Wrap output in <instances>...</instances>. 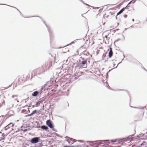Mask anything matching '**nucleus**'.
I'll return each mask as SVG.
<instances>
[{
  "instance_id": "nucleus-1",
  "label": "nucleus",
  "mask_w": 147,
  "mask_h": 147,
  "mask_svg": "<svg viewBox=\"0 0 147 147\" xmlns=\"http://www.w3.org/2000/svg\"><path fill=\"white\" fill-rule=\"evenodd\" d=\"M134 135V134H132L126 138H121L120 140V141L123 142H128V143H129L131 141H133L136 139L139 138L140 137H142L144 135V134H140L139 135H137V136L133 137Z\"/></svg>"
},
{
  "instance_id": "nucleus-2",
  "label": "nucleus",
  "mask_w": 147,
  "mask_h": 147,
  "mask_svg": "<svg viewBox=\"0 0 147 147\" xmlns=\"http://www.w3.org/2000/svg\"><path fill=\"white\" fill-rule=\"evenodd\" d=\"M47 71V69H44L43 70L42 68L39 67L33 71L34 73V75L36 76H39L42 74L43 73H45Z\"/></svg>"
},
{
  "instance_id": "nucleus-3",
  "label": "nucleus",
  "mask_w": 147,
  "mask_h": 147,
  "mask_svg": "<svg viewBox=\"0 0 147 147\" xmlns=\"http://www.w3.org/2000/svg\"><path fill=\"white\" fill-rule=\"evenodd\" d=\"M40 140V137H36L32 138L29 140L32 144H36L39 142Z\"/></svg>"
},
{
  "instance_id": "nucleus-4",
  "label": "nucleus",
  "mask_w": 147,
  "mask_h": 147,
  "mask_svg": "<svg viewBox=\"0 0 147 147\" xmlns=\"http://www.w3.org/2000/svg\"><path fill=\"white\" fill-rule=\"evenodd\" d=\"M47 125L51 129L53 128L54 127L53 123L51 119L47 120L46 121Z\"/></svg>"
},
{
  "instance_id": "nucleus-5",
  "label": "nucleus",
  "mask_w": 147,
  "mask_h": 147,
  "mask_svg": "<svg viewBox=\"0 0 147 147\" xmlns=\"http://www.w3.org/2000/svg\"><path fill=\"white\" fill-rule=\"evenodd\" d=\"M48 30L49 33V35L50 36V42H51V40L52 39V38L53 37V35L52 34V30H51V28H48Z\"/></svg>"
},
{
  "instance_id": "nucleus-6",
  "label": "nucleus",
  "mask_w": 147,
  "mask_h": 147,
  "mask_svg": "<svg viewBox=\"0 0 147 147\" xmlns=\"http://www.w3.org/2000/svg\"><path fill=\"white\" fill-rule=\"evenodd\" d=\"M131 2H130V3L128 4L127 6L125 8V9H128V11H131L133 9V6H130V4Z\"/></svg>"
},
{
  "instance_id": "nucleus-7",
  "label": "nucleus",
  "mask_w": 147,
  "mask_h": 147,
  "mask_svg": "<svg viewBox=\"0 0 147 147\" xmlns=\"http://www.w3.org/2000/svg\"><path fill=\"white\" fill-rule=\"evenodd\" d=\"M48 62H46L45 63H43L41 66V67L43 68V69H47L48 66Z\"/></svg>"
},
{
  "instance_id": "nucleus-8",
  "label": "nucleus",
  "mask_w": 147,
  "mask_h": 147,
  "mask_svg": "<svg viewBox=\"0 0 147 147\" xmlns=\"http://www.w3.org/2000/svg\"><path fill=\"white\" fill-rule=\"evenodd\" d=\"M52 62L51 61L48 62V66L47 71H50V69H51L52 66Z\"/></svg>"
},
{
  "instance_id": "nucleus-9",
  "label": "nucleus",
  "mask_w": 147,
  "mask_h": 147,
  "mask_svg": "<svg viewBox=\"0 0 147 147\" xmlns=\"http://www.w3.org/2000/svg\"><path fill=\"white\" fill-rule=\"evenodd\" d=\"M37 127H40L42 129L46 131H47V130L49 129L48 127L46 125H42L41 126Z\"/></svg>"
},
{
  "instance_id": "nucleus-10",
  "label": "nucleus",
  "mask_w": 147,
  "mask_h": 147,
  "mask_svg": "<svg viewBox=\"0 0 147 147\" xmlns=\"http://www.w3.org/2000/svg\"><path fill=\"white\" fill-rule=\"evenodd\" d=\"M44 90H45V92L46 91V90H47V89H45V88L43 86H42L40 89L39 90V91H38L39 94L40 95L42 93V92L43 91V90H44Z\"/></svg>"
},
{
  "instance_id": "nucleus-11",
  "label": "nucleus",
  "mask_w": 147,
  "mask_h": 147,
  "mask_svg": "<svg viewBox=\"0 0 147 147\" xmlns=\"http://www.w3.org/2000/svg\"><path fill=\"white\" fill-rule=\"evenodd\" d=\"M88 59V58L85 59V60H82L81 61V65L82 66H84L85 64H87V61Z\"/></svg>"
},
{
  "instance_id": "nucleus-12",
  "label": "nucleus",
  "mask_w": 147,
  "mask_h": 147,
  "mask_svg": "<svg viewBox=\"0 0 147 147\" xmlns=\"http://www.w3.org/2000/svg\"><path fill=\"white\" fill-rule=\"evenodd\" d=\"M51 81H48L47 82V83L45 84L43 86L44 88H45L47 86H48V87L49 86H51Z\"/></svg>"
},
{
  "instance_id": "nucleus-13",
  "label": "nucleus",
  "mask_w": 147,
  "mask_h": 147,
  "mask_svg": "<svg viewBox=\"0 0 147 147\" xmlns=\"http://www.w3.org/2000/svg\"><path fill=\"white\" fill-rule=\"evenodd\" d=\"M38 94L39 93L38 91H35L32 93V95L33 97H36L37 96Z\"/></svg>"
},
{
  "instance_id": "nucleus-14",
  "label": "nucleus",
  "mask_w": 147,
  "mask_h": 147,
  "mask_svg": "<svg viewBox=\"0 0 147 147\" xmlns=\"http://www.w3.org/2000/svg\"><path fill=\"white\" fill-rule=\"evenodd\" d=\"M41 99H40L38 101L36 102L35 105L37 107H38L40 104L43 102V101L41 100Z\"/></svg>"
},
{
  "instance_id": "nucleus-15",
  "label": "nucleus",
  "mask_w": 147,
  "mask_h": 147,
  "mask_svg": "<svg viewBox=\"0 0 147 147\" xmlns=\"http://www.w3.org/2000/svg\"><path fill=\"white\" fill-rule=\"evenodd\" d=\"M116 91H125L127 93V94H128L129 96V97L130 98V100H131V97L130 95V94H129V92L127 90H123V89H118Z\"/></svg>"
},
{
  "instance_id": "nucleus-16",
  "label": "nucleus",
  "mask_w": 147,
  "mask_h": 147,
  "mask_svg": "<svg viewBox=\"0 0 147 147\" xmlns=\"http://www.w3.org/2000/svg\"><path fill=\"white\" fill-rule=\"evenodd\" d=\"M130 106L131 107L133 108H135V109H143L144 108H145L146 109V107H133V106Z\"/></svg>"
},
{
  "instance_id": "nucleus-17",
  "label": "nucleus",
  "mask_w": 147,
  "mask_h": 147,
  "mask_svg": "<svg viewBox=\"0 0 147 147\" xmlns=\"http://www.w3.org/2000/svg\"><path fill=\"white\" fill-rule=\"evenodd\" d=\"M89 54V53L88 52H86V50L84 51L82 53L81 55H85L88 56Z\"/></svg>"
},
{
  "instance_id": "nucleus-18",
  "label": "nucleus",
  "mask_w": 147,
  "mask_h": 147,
  "mask_svg": "<svg viewBox=\"0 0 147 147\" xmlns=\"http://www.w3.org/2000/svg\"><path fill=\"white\" fill-rule=\"evenodd\" d=\"M43 146L42 143V142L38 143V144H35L34 147H42Z\"/></svg>"
},
{
  "instance_id": "nucleus-19",
  "label": "nucleus",
  "mask_w": 147,
  "mask_h": 147,
  "mask_svg": "<svg viewBox=\"0 0 147 147\" xmlns=\"http://www.w3.org/2000/svg\"><path fill=\"white\" fill-rule=\"evenodd\" d=\"M125 9V7H124L122 9H121L120 11L118 12L117 14V15H119L120 14H121V13H122L123 12V11H124V10Z\"/></svg>"
},
{
  "instance_id": "nucleus-20",
  "label": "nucleus",
  "mask_w": 147,
  "mask_h": 147,
  "mask_svg": "<svg viewBox=\"0 0 147 147\" xmlns=\"http://www.w3.org/2000/svg\"><path fill=\"white\" fill-rule=\"evenodd\" d=\"M113 55V52H109V53L108 56L109 58L112 57Z\"/></svg>"
},
{
  "instance_id": "nucleus-21",
  "label": "nucleus",
  "mask_w": 147,
  "mask_h": 147,
  "mask_svg": "<svg viewBox=\"0 0 147 147\" xmlns=\"http://www.w3.org/2000/svg\"><path fill=\"white\" fill-rule=\"evenodd\" d=\"M77 62L78 63H77V65H76L75 66L76 68L79 67L80 66H82V65H81V64H80V63H78V61H77Z\"/></svg>"
},
{
  "instance_id": "nucleus-22",
  "label": "nucleus",
  "mask_w": 147,
  "mask_h": 147,
  "mask_svg": "<svg viewBox=\"0 0 147 147\" xmlns=\"http://www.w3.org/2000/svg\"><path fill=\"white\" fill-rule=\"evenodd\" d=\"M37 111V110H34L31 113H32V115H33L36 113Z\"/></svg>"
},
{
  "instance_id": "nucleus-23",
  "label": "nucleus",
  "mask_w": 147,
  "mask_h": 147,
  "mask_svg": "<svg viewBox=\"0 0 147 147\" xmlns=\"http://www.w3.org/2000/svg\"><path fill=\"white\" fill-rule=\"evenodd\" d=\"M47 98V96H45L43 97V98H40V99H41V100L43 101V102Z\"/></svg>"
},
{
  "instance_id": "nucleus-24",
  "label": "nucleus",
  "mask_w": 147,
  "mask_h": 147,
  "mask_svg": "<svg viewBox=\"0 0 147 147\" xmlns=\"http://www.w3.org/2000/svg\"><path fill=\"white\" fill-rule=\"evenodd\" d=\"M72 44V43H71H71H70L69 44H67V45H66V46H64V47H59V49H61V48H64V47H66L68 46H69V45H71Z\"/></svg>"
},
{
  "instance_id": "nucleus-25",
  "label": "nucleus",
  "mask_w": 147,
  "mask_h": 147,
  "mask_svg": "<svg viewBox=\"0 0 147 147\" xmlns=\"http://www.w3.org/2000/svg\"><path fill=\"white\" fill-rule=\"evenodd\" d=\"M104 142L107 144H110V142L109 140H106L104 141Z\"/></svg>"
},
{
  "instance_id": "nucleus-26",
  "label": "nucleus",
  "mask_w": 147,
  "mask_h": 147,
  "mask_svg": "<svg viewBox=\"0 0 147 147\" xmlns=\"http://www.w3.org/2000/svg\"><path fill=\"white\" fill-rule=\"evenodd\" d=\"M105 32L108 34V35H109V34H111V32L109 30H107L105 31Z\"/></svg>"
},
{
  "instance_id": "nucleus-27",
  "label": "nucleus",
  "mask_w": 147,
  "mask_h": 147,
  "mask_svg": "<svg viewBox=\"0 0 147 147\" xmlns=\"http://www.w3.org/2000/svg\"><path fill=\"white\" fill-rule=\"evenodd\" d=\"M65 138H69L68 139H69L70 140H71V141H72H72H76V140L73 139L72 138H68V137H67V136H66V137H65Z\"/></svg>"
},
{
  "instance_id": "nucleus-28",
  "label": "nucleus",
  "mask_w": 147,
  "mask_h": 147,
  "mask_svg": "<svg viewBox=\"0 0 147 147\" xmlns=\"http://www.w3.org/2000/svg\"><path fill=\"white\" fill-rule=\"evenodd\" d=\"M117 141V140H110L111 143L116 142Z\"/></svg>"
},
{
  "instance_id": "nucleus-29",
  "label": "nucleus",
  "mask_w": 147,
  "mask_h": 147,
  "mask_svg": "<svg viewBox=\"0 0 147 147\" xmlns=\"http://www.w3.org/2000/svg\"><path fill=\"white\" fill-rule=\"evenodd\" d=\"M105 86L106 87H107L108 86H109V88L110 89L111 87L109 86V85L108 84V82H106L105 83Z\"/></svg>"
},
{
  "instance_id": "nucleus-30",
  "label": "nucleus",
  "mask_w": 147,
  "mask_h": 147,
  "mask_svg": "<svg viewBox=\"0 0 147 147\" xmlns=\"http://www.w3.org/2000/svg\"><path fill=\"white\" fill-rule=\"evenodd\" d=\"M32 115H33L32 114V113H31L30 114L26 115H25V117H30V116H32Z\"/></svg>"
},
{
  "instance_id": "nucleus-31",
  "label": "nucleus",
  "mask_w": 147,
  "mask_h": 147,
  "mask_svg": "<svg viewBox=\"0 0 147 147\" xmlns=\"http://www.w3.org/2000/svg\"><path fill=\"white\" fill-rule=\"evenodd\" d=\"M110 32H113V33H115V30H114L113 29H111L110 30H109Z\"/></svg>"
},
{
  "instance_id": "nucleus-32",
  "label": "nucleus",
  "mask_w": 147,
  "mask_h": 147,
  "mask_svg": "<svg viewBox=\"0 0 147 147\" xmlns=\"http://www.w3.org/2000/svg\"><path fill=\"white\" fill-rule=\"evenodd\" d=\"M27 110L26 109H23L21 111V112L22 113H25Z\"/></svg>"
},
{
  "instance_id": "nucleus-33",
  "label": "nucleus",
  "mask_w": 147,
  "mask_h": 147,
  "mask_svg": "<svg viewBox=\"0 0 147 147\" xmlns=\"http://www.w3.org/2000/svg\"><path fill=\"white\" fill-rule=\"evenodd\" d=\"M109 51L111 52H113L112 51V49L111 47H110V46H109Z\"/></svg>"
},
{
  "instance_id": "nucleus-34",
  "label": "nucleus",
  "mask_w": 147,
  "mask_h": 147,
  "mask_svg": "<svg viewBox=\"0 0 147 147\" xmlns=\"http://www.w3.org/2000/svg\"><path fill=\"white\" fill-rule=\"evenodd\" d=\"M22 130L24 133H25L28 131V129H22Z\"/></svg>"
},
{
  "instance_id": "nucleus-35",
  "label": "nucleus",
  "mask_w": 147,
  "mask_h": 147,
  "mask_svg": "<svg viewBox=\"0 0 147 147\" xmlns=\"http://www.w3.org/2000/svg\"><path fill=\"white\" fill-rule=\"evenodd\" d=\"M67 141L68 142L69 144L71 143V144L72 142H71L69 139H67Z\"/></svg>"
},
{
  "instance_id": "nucleus-36",
  "label": "nucleus",
  "mask_w": 147,
  "mask_h": 147,
  "mask_svg": "<svg viewBox=\"0 0 147 147\" xmlns=\"http://www.w3.org/2000/svg\"><path fill=\"white\" fill-rule=\"evenodd\" d=\"M6 127H8V125H7L5 127H4L3 128V129L5 131L7 130V129L6 128Z\"/></svg>"
},
{
  "instance_id": "nucleus-37",
  "label": "nucleus",
  "mask_w": 147,
  "mask_h": 147,
  "mask_svg": "<svg viewBox=\"0 0 147 147\" xmlns=\"http://www.w3.org/2000/svg\"><path fill=\"white\" fill-rule=\"evenodd\" d=\"M51 129H52V130L53 131H55V132H57V130L56 129H55V128H54V127H53V128H52Z\"/></svg>"
},
{
  "instance_id": "nucleus-38",
  "label": "nucleus",
  "mask_w": 147,
  "mask_h": 147,
  "mask_svg": "<svg viewBox=\"0 0 147 147\" xmlns=\"http://www.w3.org/2000/svg\"><path fill=\"white\" fill-rule=\"evenodd\" d=\"M108 73H109L107 72L106 74V78H108Z\"/></svg>"
},
{
  "instance_id": "nucleus-39",
  "label": "nucleus",
  "mask_w": 147,
  "mask_h": 147,
  "mask_svg": "<svg viewBox=\"0 0 147 147\" xmlns=\"http://www.w3.org/2000/svg\"><path fill=\"white\" fill-rule=\"evenodd\" d=\"M121 63H122V61H121L120 62H119V63L117 64V66L115 67V68H117V67L118 66V65H119V64H120Z\"/></svg>"
},
{
  "instance_id": "nucleus-40",
  "label": "nucleus",
  "mask_w": 147,
  "mask_h": 147,
  "mask_svg": "<svg viewBox=\"0 0 147 147\" xmlns=\"http://www.w3.org/2000/svg\"><path fill=\"white\" fill-rule=\"evenodd\" d=\"M82 146L81 145H76V147H82Z\"/></svg>"
},
{
  "instance_id": "nucleus-41",
  "label": "nucleus",
  "mask_w": 147,
  "mask_h": 147,
  "mask_svg": "<svg viewBox=\"0 0 147 147\" xmlns=\"http://www.w3.org/2000/svg\"><path fill=\"white\" fill-rule=\"evenodd\" d=\"M83 39V38H81V39ZM80 40V39H76V40H74V42L75 43V42H77V40Z\"/></svg>"
},
{
  "instance_id": "nucleus-42",
  "label": "nucleus",
  "mask_w": 147,
  "mask_h": 147,
  "mask_svg": "<svg viewBox=\"0 0 147 147\" xmlns=\"http://www.w3.org/2000/svg\"><path fill=\"white\" fill-rule=\"evenodd\" d=\"M58 86V85L57 84H56V85L55 86V87H54V89L56 88Z\"/></svg>"
},
{
  "instance_id": "nucleus-43",
  "label": "nucleus",
  "mask_w": 147,
  "mask_h": 147,
  "mask_svg": "<svg viewBox=\"0 0 147 147\" xmlns=\"http://www.w3.org/2000/svg\"><path fill=\"white\" fill-rule=\"evenodd\" d=\"M80 58L83 60H85V59L84 58V57H81Z\"/></svg>"
},
{
  "instance_id": "nucleus-44",
  "label": "nucleus",
  "mask_w": 147,
  "mask_h": 147,
  "mask_svg": "<svg viewBox=\"0 0 147 147\" xmlns=\"http://www.w3.org/2000/svg\"><path fill=\"white\" fill-rule=\"evenodd\" d=\"M115 69V67L114 68H112V69H110V70H109V71L107 72L108 73H109V72H110L111 70H112L113 69Z\"/></svg>"
},
{
  "instance_id": "nucleus-45",
  "label": "nucleus",
  "mask_w": 147,
  "mask_h": 147,
  "mask_svg": "<svg viewBox=\"0 0 147 147\" xmlns=\"http://www.w3.org/2000/svg\"><path fill=\"white\" fill-rule=\"evenodd\" d=\"M18 96L17 95H13L12 96V97L13 98H14V97H17Z\"/></svg>"
},
{
  "instance_id": "nucleus-46",
  "label": "nucleus",
  "mask_w": 147,
  "mask_h": 147,
  "mask_svg": "<svg viewBox=\"0 0 147 147\" xmlns=\"http://www.w3.org/2000/svg\"><path fill=\"white\" fill-rule=\"evenodd\" d=\"M78 61V63H80V64H81V61H81V60H79Z\"/></svg>"
},
{
  "instance_id": "nucleus-47",
  "label": "nucleus",
  "mask_w": 147,
  "mask_h": 147,
  "mask_svg": "<svg viewBox=\"0 0 147 147\" xmlns=\"http://www.w3.org/2000/svg\"><path fill=\"white\" fill-rule=\"evenodd\" d=\"M121 40V39L120 38H118V39L117 40H116L115 41V42H118V41L120 40Z\"/></svg>"
},
{
  "instance_id": "nucleus-48",
  "label": "nucleus",
  "mask_w": 147,
  "mask_h": 147,
  "mask_svg": "<svg viewBox=\"0 0 147 147\" xmlns=\"http://www.w3.org/2000/svg\"><path fill=\"white\" fill-rule=\"evenodd\" d=\"M4 121H2L1 123L0 124V127H1V126L2 125V124L3 123Z\"/></svg>"
},
{
  "instance_id": "nucleus-49",
  "label": "nucleus",
  "mask_w": 147,
  "mask_h": 147,
  "mask_svg": "<svg viewBox=\"0 0 147 147\" xmlns=\"http://www.w3.org/2000/svg\"><path fill=\"white\" fill-rule=\"evenodd\" d=\"M76 52L77 53V55L76 54H75V55H78V54H79V51H78V50H77L76 51Z\"/></svg>"
},
{
  "instance_id": "nucleus-50",
  "label": "nucleus",
  "mask_w": 147,
  "mask_h": 147,
  "mask_svg": "<svg viewBox=\"0 0 147 147\" xmlns=\"http://www.w3.org/2000/svg\"><path fill=\"white\" fill-rule=\"evenodd\" d=\"M76 141H72V142L71 144L74 143V142H76Z\"/></svg>"
},
{
  "instance_id": "nucleus-51",
  "label": "nucleus",
  "mask_w": 147,
  "mask_h": 147,
  "mask_svg": "<svg viewBox=\"0 0 147 147\" xmlns=\"http://www.w3.org/2000/svg\"><path fill=\"white\" fill-rule=\"evenodd\" d=\"M5 138H1V139L0 140V141H1V140H4Z\"/></svg>"
},
{
  "instance_id": "nucleus-52",
  "label": "nucleus",
  "mask_w": 147,
  "mask_h": 147,
  "mask_svg": "<svg viewBox=\"0 0 147 147\" xmlns=\"http://www.w3.org/2000/svg\"><path fill=\"white\" fill-rule=\"evenodd\" d=\"M78 141L79 142H83V141L82 140H78Z\"/></svg>"
},
{
  "instance_id": "nucleus-53",
  "label": "nucleus",
  "mask_w": 147,
  "mask_h": 147,
  "mask_svg": "<svg viewBox=\"0 0 147 147\" xmlns=\"http://www.w3.org/2000/svg\"><path fill=\"white\" fill-rule=\"evenodd\" d=\"M56 136L57 137H59L60 136L57 134L55 133Z\"/></svg>"
},
{
  "instance_id": "nucleus-54",
  "label": "nucleus",
  "mask_w": 147,
  "mask_h": 147,
  "mask_svg": "<svg viewBox=\"0 0 147 147\" xmlns=\"http://www.w3.org/2000/svg\"><path fill=\"white\" fill-rule=\"evenodd\" d=\"M108 35H105V38H106V39H108Z\"/></svg>"
},
{
  "instance_id": "nucleus-55",
  "label": "nucleus",
  "mask_w": 147,
  "mask_h": 147,
  "mask_svg": "<svg viewBox=\"0 0 147 147\" xmlns=\"http://www.w3.org/2000/svg\"><path fill=\"white\" fill-rule=\"evenodd\" d=\"M32 102H30V104L29 105V106H28V107H31V105H32Z\"/></svg>"
},
{
  "instance_id": "nucleus-56",
  "label": "nucleus",
  "mask_w": 147,
  "mask_h": 147,
  "mask_svg": "<svg viewBox=\"0 0 147 147\" xmlns=\"http://www.w3.org/2000/svg\"><path fill=\"white\" fill-rule=\"evenodd\" d=\"M8 125V127H6V128L7 129V130L10 127L9 126V125Z\"/></svg>"
},
{
  "instance_id": "nucleus-57",
  "label": "nucleus",
  "mask_w": 147,
  "mask_h": 147,
  "mask_svg": "<svg viewBox=\"0 0 147 147\" xmlns=\"http://www.w3.org/2000/svg\"><path fill=\"white\" fill-rule=\"evenodd\" d=\"M63 147H70V146H69L65 145V146H63Z\"/></svg>"
},
{
  "instance_id": "nucleus-58",
  "label": "nucleus",
  "mask_w": 147,
  "mask_h": 147,
  "mask_svg": "<svg viewBox=\"0 0 147 147\" xmlns=\"http://www.w3.org/2000/svg\"><path fill=\"white\" fill-rule=\"evenodd\" d=\"M44 105H43V106L42 107V108L40 109V110H41L42 109H43V110H44Z\"/></svg>"
},
{
  "instance_id": "nucleus-59",
  "label": "nucleus",
  "mask_w": 147,
  "mask_h": 147,
  "mask_svg": "<svg viewBox=\"0 0 147 147\" xmlns=\"http://www.w3.org/2000/svg\"><path fill=\"white\" fill-rule=\"evenodd\" d=\"M27 106H28V105H26L25 106H24L22 107L23 108H24L25 107H27Z\"/></svg>"
},
{
  "instance_id": "nucleus-60",
  "label": "nucleus",
  "mask_w": 147,
  "mask_h": 147,
  "mask_svg": "<svg viewBox=\"0 0 147 147\" xmlns=\"http://www.w3.org/2000/svg\"><path fill=\"white\" fill-rule=\"evenodd\" d=\"M127 29V28H125V30L123 31L122 33H123L125 30H126Z\"/></svg>"
},
{
  "instance_id": "nucleus-61",
  "label": "nucleus",
  "mask_w": 147,
  "mask_h": 147,
  "mask_svg": "<svg viewBox=\"0 0 147 147\" xmlns=\"http://www.w3.org/2000/svg\"><path fill=\"white\" fill-rule=\"evenodd\" d=\"M143 69L145 71H146L147 72V70H146V69L144 67L143 68Z\"/></svg>"
},
{
  "instance_id": "nucleus-62",
  "label": "nucleus",
  "mask_w": 147,
  "mask_h": 147,
  "mask_svg": "<svg viewBox=\"0 0 147 147\" xmlns=\"http://www.w3.org/2000/svg\"><path fill=\"white\" fill-rule=\"evenodd\" d=\"M127 16V15H124V17L125 18H126Z\"/></svg>"
},
{
  "instance_id": "nucleus-63",
  "label": "nucleus",
  "mask_w": 147,
  "mask_h": 147,
  "mask_svg": "<svg viewBox=\"0 0 147 147\" xmlns=\"http://www.w3.org/2000/svg\"><path fill=\"white\" fill-rule=\"evenodd\" d=\"M144 142H143L140 145L141 146L142 145L143 146L144 145L143 144Z\"/></svg>"
},
{
  "instance_id": "nucleus-64",
  "label": "nucleus",
  "mask_w": 147,
  "mask_h": 147,
  "mask_svg": "<svg viewBox=\"0 0 147 147\" xmlns=\"http://www.w3.org/2000/svg\"><path fill=\"white\" fill-rule=\"evenodd\" d=\"M2 136H5V135L4 133H3V134H2Z\"/></svg>"
}]
</instances>
